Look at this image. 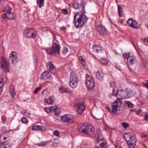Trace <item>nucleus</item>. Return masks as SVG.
I'll list each match as a JSON object with an SVG mask.
<instances>
[{"label":"nucleus","mask_w":148,"mask_h":148,"mask_svg":"<svg viewBox=\"0 0 148 148\" xmlns=\"http://www.w3.org/2000/svg\"><path fill=\"white\" fill-rule=\"evenodd\" d=\"M117 6L118 14L119 16L121 17L123 15V14L122 13L123 12V8L119 5H117Z\"/></svg>","instance_id":"25"},{"label":"nucleus","mask_w":148,"mask_h":148,"mask_svg":"<svg viewBox=\"0 0 148 148\" xmlns=\"http://www.w3.org/2000/svg\"><path fill=\"white\" fill-rule=\"evenodd\" d=\"M53 110L55 113V114L58 116L60 113L61 109L60 108L55 107L53 109Z\"/></svg>","instance_id":"30"},{"label":"nucleus","mask_w":148,"mask_h":148,"mask_svg":"<svg viewBox=\"0 0 148 148\" xmlns=\"http://www.w3.org/2000/svg\"><path fill=\"white\" fill-rule=\"evenodd\" d=\"M126 91L123 90H120L116 91L114 94L113 95L116 97L119 98L118 99H120L121 101V99H124L127 98Z\"/></svg>","instance_id":"11"},{"label":"nucleus","mask_w":148,"mask_h":148,"mask_svg":"<svg viewBox=\"0 0 148 148\" xmlns=\"http://www.w3.org/2000/svg\"><path fill=\"white\" fill-rule=\"evenodd\" d=\"M54 66L51 62H49L47 63V67L50 70H52L54 68Z\"/></svg>","instance_id":"26"},{"label":"nucleus","mask_w":148,"mask_h":148,"mask_svg":"<svg viewBox=\"0 0 148 148\" xmlns=\"http://www.w3.org/2000/svg\"><path fill=\"white\" fill-rule=\"evenodd\" d=\"M3 138V135H0V144L4 143V141Z\"/></svg>","instance_id":"47"},{"label":"nucleus","mask_w":148,"mask_h":148,"mask_svg":"<svg viewBox=\"0 0 148 148\" xmlns=\"http://www.w3.org/2000/svg\"><path fill=\"white\" fill-rule=\"evenodd\" d=\"M45 0H37V3L38 7L40 8L44 6Z\"/></svg>","instance_id":"24"},{"label":"nucleus","mask_w":148,"mask_h":148,"mask_svg":"<svg viewBox=\"0 0 148 148\" xmlns=\"http://www.w3.org/2000/svg\"><path fill=\"white\" fill-rule=\"evenodd\" d=\"M59 90L60 92L62 93L69 92V90L67 88H64L63 86L60 87Z\"/></svg>","instance_id":"29"},{"label":"nucleus","mask_w":148,"mask_h":148,"mask_svg":"<svg viewBox=\"0 0 148 148\" xmlns=\"http://www.w3.org/2000/svg\"><path fill=\"white\" fill-rule=\"evenodd\" d=\"M86 86L89 90L92 89L95 86L93 79L87 75L86 79Z\"/></svg>","instance_id":"9"},{"label":"nucleus","mask_w":148,"mask_h":148,"mask_svg":"<svg viewBox=\"0 0 148 148\" xmlns=\"http://www.w3.org/2000/svg\"><path fill=\"white\" fill-rule=\"evenodd\" d=\"M97 29L99 32L101 34H105L107 33V30L105 27L103 26H98Z\"/></svg>","instance_id":"19"},{"label":"nucleus","mask_w":148,"mask_h":148,"mask_svg":"<svg viewBox=\"0 0 148 148\" xmlns=\"http://www.w3.org/2000/svg\"><path fill=\"white\" fill-rule=\"evenodd\" d=\"M44 110L48 113H50L51 111L50 108H49L47 107L44 108Z\"/></svg>","instance_id":"49"},{"label":"nucleus","mask_w":148,"mask_h":148,"mask_svg":"<svg viewBox=\"0 0 148 148\" xmlns=\"http://www.w3.org/2000/svg\"><path fill=\"white\" fill-rule=\"evenodd\" d=\"M147 64V62L146 60H142V62L140 65V69H142Z\"/></svg>","instance_id":"28"},{"label":"nucleus","mask_w":148,"mask_h":148,"mask_svg":"<svg viewBox=\"0 0 148 148\" xmlns=\"http://www.w3.org/2000/svg\"><path fill=\"white\" fill-rule=\"evenodd\" d=\"M115 90L114 89V88H113V90H112V94L110 93V94H109L108 95V96L110 98L112 97V95L114 96V95L113 94H114L115 93Z\"/></svg>","instance_id":"50"},{"label":"nucleus","mask_w":148,"mask_h":148,"mask_svg":"<svg viewBox=\"0 0 148 148\" xmlns=\"http://www.w3.org/2000/svg\"><path fill=\"white\" fill-rule=\"evenodd\" d=\"M3 140L4 141V143H5V140L7 139V138L5 137H4L3 136Z\"/></svg>","instance_id":"57"},{"label":"nucleus","mask_w":148,"mask_h":148,"mask_svg":"<svg viewBox=\"0 0 148 148\" xmlns=\"http://www.w3.org/2000/svg\"><path fill=\"white\" fill-rule=\"evenodd\" d=\"M10 92L11 97L12 98L14 97V96L15 95V92L14 91V89L13 86H10Z\"/></svg>","instance_id":"27"},{"label":"nucleus","mask_w":148,"mask_h":148,"mask_svg":"<svg viewBox=\"0 0 148 148\" xmlns=\"http://www.w3.org/2000/svg\"><path fill=\"white\" fill-rule=\"evenodd\" d=\"M143 84L145 87H146L147 88V89H148V81H147V83H143Z\"/></svg>","instance_id":"54"},{"label":"nucleus","mask_w":148,"mask_h":148,"mask_svg":"<svg viewBox=\"0 0 148 148\" xmlns=\"http://www.w3.org/2000/svg\"><path fill=\"white\" fill-rule=\"evenodd\" d=\"M5 122V120L2 119V123L3 124Z\"/></svg>","instance_id":"60"},{"label":"nucleus","mask_w":148,"mask_h":148,"mask_svg":"<svg viewBox=\"0 0 148 148\" xmlns=\"http://www.w3.org/2000/svg\"><path fill=\"white\" fill-rule=\"evenodd\" d=\"M122 126L125 128L126 129L129 126V124L126 123H123L122 124Z\"/></svg>","instance_id":"44"},{"label":"nucleus","mask_w":148,"mask_h":148,"mask_svg":"<svg viewBox=\"0 0 148 148\" xmlns=\"http://www.w3.org/2000/svg\"><path fill=\"white\" fill-rule=\"evenodd\" d=\"M40 127L39 125H35L32 127V129L33 130H39L40 128L39 127Z\"/></svg>","instance_id":"38"},{"label":"nucleus","mask_w":148,"mask_h":148,"mask_svg":"<svg viewBox=\"0 0 148 148\" xmlns=\"http://www.w3.org/2000/svg\"><path fill=\"white\" fill-rule=\"evenodd\" d=\"M126 104L129 108H132L133 107V104L131 103L130 102L127 101Z\"/></svg>","instance_id":"42"},{"label":"nucleus","mask_w":148,"mask_h":148,"mask_svg":"<svg viewBox=\"0 0 148 148\" xmlns=\"http://www.w3.org/2000/svg\"><path fill=\"white\" fill-rule=\"evenodd\" d=\"M127 62L128 64L130 65L134 64L136 62L135 58L133 56H130L127 59Z\"/></svg>","instance_id":"20"},{"label":"nucleus","mask_w":148,"mask_h":148,"mask_svg":"<svg viewBox=\"0 0 148 148\" xmlns=\"http://www.w3.org/2000/svg\"><path fill=\"white\" fill-rule=\"evenodd\" d=\"M130 53H124L123 54V56L124 58L125 59H128V58H129V57H130Z\"/></svg>","instance_id":"37"},{"label":"nucleus","mask_w":148,"mask_h":148,"mask_svg":"<svg viewBox=\"0 0 148 148\" xmlns=\"http://www.w3.org/2000/svg\"><path fill=\"white\" fill-rule=\"evenodd\" d=\"M16 15L14 13L12 12H8V18L9 20H14L16 17Z\"/></svg>","instance_id":"22"},{"label":"nucleus","mask_w":148,"mask_h":148,"mask_svg":"<svg viewBox=\"0 0 148 148\" xmlns=\"http://www.w3.org/2000/svg\"><path fill=\"white\" fill-rule=\"evenodd\" d=\"M44 49L46 50L47 52L50 55H55L56 53L58 54H60V47L58 44L55 42L51 48H45Z\"/></svg>","instance_id":"6"},{"label":"nucleus","mask_w":148,"mask_h":148,"mask_svg":"<svg viewBox=\"0 0 148 148\" xmlns=\"http://www.w3.org/2000/svg\"><path fill=\"white\" fill-rule=\"evenodd\" d=\"M68 49L67 48L65 47L62 50V52L64 54H66L68 52Z\"/></svg>","instance_id":"48"},{"label":"nucleus","mask_w":148,"mask_h":148,"mask_svg":"<svg viewBox=\"0 0 148 148\" xmlns=\"http://www.w3.org/2000/svg\"><path fill=\"white\" fill-rule=\"evenodd\" d=\"M9 63L5 58H2L1 61V67L5 70L7 72L8 71Z\"/></svg>","instance_id":"13"},{"label":"nucleus","mask_w":148,"mask_h":148,"mask_svg":"<svg viewBox=\"0 0 148 148\" xmlns=\"http://www.w3.org/2000/svg\"><path fill=\"white\" fill-rule=\"evenodd\" d=\"M115 148H122V147L120 146L116 145L115 146Z\"/></svg>","instance_id":"59"},{"label":"nucleus","mask_w":148,"mask_h":148,"mask_svg":"<svg viewBox=\"0 0 148 148\" xmlns=\"http://www.w3.org/2000/svg\"><path fill=\"white\" fill-rule=\"evenodd\" d=\"M148 136V135H146V134H143L141 136V137L142 138H145L146 137H147Z\"/></svg>","instance_id":"56"},{"label":"nucleus","mask_w":148,"mask_h":148,"mask_svg":"<svg viewBox=\"0 0 148 148\" xmlns=\"http://www.w3.org/2000/svg\"><path fill=\"white\" fill-rule=\"evenodd\" d=\"M144 119L146 121H147L148 120V115L147 114H145L144 117Z\"/></svg>","instance_id":"53"},{"label":"nucleus","mask_w":148,"mask_h":148,"mask_svg":"<svg viewBox=\"0 0 148 148\" xmlns=\"http://www.w3.org/2000/svg\"><path fill=\"white\" fill-rule=\"evenodd\" d=\"M127 94V98L131 97L133 95V94L132 92L130 90H126Z\"/></svg>","instance_id":"32"},{"label":"nucleus","mask_w":148,"mask_h":148,"mask_svg":"<svg viewBox=\"0 0 148 148\" xmlns=\"http://www.w3.org/2000/svg\"><path fill=\"white\" fill-rule=\"evenodd\" d=\"M85 4L86 2L82 0L80 3V6L82 7L81 12L76 13L74 16V23L77 28L82 26L88 21V18L84 14L85 13L84 8Z\"/></svg>","instance_id":"1"},{"label":"nucleus","mask_w":148,"mask_h":148,"mask_svg":"<svg viewBox=\"0 0 148 148\" xmlns=\"http://www.w3.org/2000/svg\"><path fill=\"white\" fill-rule=\"evenodd\" d=\"M78 79L76 74L72 72L70 75L69 85L73 88H76L77 86Z\"/></svg>","instance_id":"5"},{"label":"nucleus","mask_w":148,"mask_h":148,"mask_svg":"<svg viewBox=\"0 0 148 148\" xmlns=\"http://www.w3.org/2000/svg\"><path fill=\"white\" fill-rule=\"evenodd\" d=\"M51 72L50 71H46L43 73L41 75L42 78L44 80L49 79L51 76Z\"/></svg>","instance_id":"18"},{"label":"nucleus","mask_w":148,"mask_h":148,"mask_svg":"<svg viewBox=\"0 0 148 148\" xmlns=\"http://www.w3.org/2000/svg\"><path fill=\"white\" fill-rule=\"evenodd\" d=\"M128 146L130 148H134L136 145V139L135 135L131 133H126L123 135Z\"/></svg>","instance_id":"2"},{"label":"nucleus","mask_w":148,"mask_h":148,"mask_svg":"<svg viewBox=\"0 0 148 148\" xmlns=\"http://www.w3.org/2000/svg\"><path fill=\"white\" fill-rule=\"evenodd\" d=\"M53 134L56 136H60V133L58 130H56L53 132Z\"/></svg>","instance_id":"43"},{"label":"nucleus","mask_w":148,"mask_h":148,"mask_svg":"<svg viewBox=\"0 0 148 148\" xmlns=\"http://www.w3.org/2000/svg\"><path fill=\"white\" fill-rule=\"evenodd\" d=\"M9 59L13 64L16 63L17 59L16 53L14 51L12 52L9 56Z\"/></svg>","instance_id":"14"},{"label":"nucleus","mask_w":148,"mask_h":148,"mask_svg":"<svg viewBox=\"0 0 148 148\" xmlns=\"http://www.w3.org/2000/svg\"><path fill=\"white\" fill-rule=\"evenodd\" d=\"M144 41L145 42H148V39L147 38H145L144 39Z\"/></svg>","instance_id":"58"},{"label":"nucleus","mask_w":148,"mask_h":148,"mask_svg":"<svg viewBox=\"0 0 148 148\" xmlns=\"http://www.w3.org/2000/svg\"><path fill=\"white\" fill-rule=\"evenodd\" d=\"M48 143L47 141H45L42 142L40 143H38V145L39 146H45Z\"/></svg>","instance_id":"41"},{"label":"nucleus","mask_w":148,"mask_h":148,"mask_svg":"<svg viewBox=\"0 0 148 148\" xmlns=\"http://www.w3.org/2000/svg\"><path fill=\"white\" fill-rule=\"evenodd\" d=\"M36 31L33 29L28 28L24 31V34L26 37L34 38L37 35Z\"/></svg>","instance_id":"8"},{"label":"nucleus","mask_w":148,"mask_h":148,"mask_svg":"<svg viewBox=\"0 0 148 148\" xmlns=\"http://www.w3.org/2000/svg\"><path fill=\"white\" fill-rule=\"evenodd\" d=\"M110 84L111 87H114V84L113 82H110Z\"/></svg>","instance_id":"55"},{"label":"nucleus","mask_w":148,"mask_h":148,"mask_svg":"<svg viewBox=\"0 0 148 148\" xmlns=\"http://www.w3.org/2000/svg\"><path fill=\"white\" fill-rule=\"evenodd\" d=\"M62 121L64 123H72L73 122L74 118L73 116L70 114H66L61 117Z\"/></svg>","instance_id":"10"},{"label":"nucleus","mask_w":148,"mask_h":148,"mask_svg":"<svg viewBox=\"0 0 148 148\" xmlns=\"http://www.w3.org/2000/svg\"><path fill=\"white\" fill-rule=\"evenodd\" d=\"M63 27H62H62H61L60 28L61 29V30H63Z\"/></svg>","instance_id":"62"},{"label":"nucleus","mask_w":148,"mask_h":148,"mask_svg":"<svg viewBox=\"0 0 148 148\" xmlns=\"http://www.w3.org/2000/svg\"><path fill=\"white\" fill-rule=\"evenodd\" d=\"M109 109H110V110H111V109H110V108H108V110H109Z\"/></svg>","instance_id":"64"},{"label":"nucleus","mask_w":148,"mask_h":148,"mask_svg":"<svg viewBox=\"0 0 148 148\" xmlns=\"http://www.w3.org/2000/svg\"><path fill=\"white\" fill-rule=\"evenodd\" d=\"M62 11L65 14H66L68 13V11L66 9H62Z\"/></svg>","instance_id":"51"},{"label":"nucleus","mask_w":148,"mask_h":148,"mask_svg":"<svg viewBox=\"0 0 148 148\" xmlns=\"http://www.w3.org/2000/svg\"><path fill=\"white\" fill-rule=\"evenodd\" d=\"M122 103V102L120 101V99H118L115 101L112 104L111 112L112 113H117L118 114H120V113L118 112V111L120 110Z\"/></svg>","instance_id":"7"},{"label":"nucleus","mask_w":148,"mask_h":148,"mask_svg":"<svg viewBox=\"0 0 148 148\" xmlns=\"http://www.w3.org/2000/svg\"><path fill=\"white\" fill-rule=\"evenodd\" d=\"M75 106L77 108V111L78 114H82L83 112L85 109L84 103H77L75 104Z\"/></svg>","instance_id":"12"},{"label":"nucleus","mask_w":148,"mask_h":148,"mask_svg":"<svg viewBox=\"0 0 148 148\" xmlns=\"http://www.w3.org/2000/svg\"><path fill=\"white\" fill-rule=\"evenodd\" d=\"M127 23L129 26L133 28H137V22L132 18H130L128 19Z\"/></svg>","instance_id":"15"},{"label":"nucleus","mask_w":148,"mask_h":148,"mask_svg":"<svg viewBox=\"0 0 148 148\" xmlns=\"http://www.w3.org/2000/svg\"><path fill=\"white\" fill-rule=\"evenodd\" d=\"M96 77L99 80L103 79L104 77L103 74L101 72L98 71L96 73Z\"/></svg>","instance_id":"23"},{"label":"nucleus","mask_w":148,"mask_h":148,"mask_svg":"<svg viewBox=\"0 0 148 148\" xmlns=\"http://www.w3.org/2000/svg\"><path fill=\"white\" fill-rule=\"evenodd\" d=\"M79 7L82 8L80 6V4L79 5V4L77 2L75 3L73 5V7L75 9H78L79 8Z\"/></svg>","instance_id":"35"},{"label":"nucleus","mask_w":148,"mask_h":148,"mask_svg":"<svg viewBox=\"0 0 148 148\" xmlns=\"http://www.w3.org/2000/svg\"><path fill=\"white\" fill-rule=\"evenodd\" d=\"M95 118H96V119H99L98 118H97V117H95Z\"/></svg>","instance_id":"63"},{"label":"nucleus","mask_w":148,"mask_h":148,"mask_svg":"<svg viewBox=\"0 0 148 148\" xmlns=\"http://www.w3.org/2000/svg\"><path fill=\"white\" fill-rule=\"evenodd\" d=\"M79 59L83 65L84 66L86 65L85 62L82 56H80L79 57Z\"/></svg>","instance_id":"36"},{"label":"nucleus","mask_w":148,"mask_h":148,"mask_svg":"<svg viewBox=\"0 0 148 148\" xmlns=\"http://www.w3.org/2000/svg\"><path fill=\"white\" fill-rule=\"evenodd\" d=\"M97 136L96 141H95V145L97 148H106L107 145L106 141L103 139L100 138L101 136V132H99L96 134Z\"/></svg>","instance_id":"4"},{"label":"nucleus","mask_w":148,"mask_h":148,"mask_svg":"<svg viewBox=\"0 0 148 148\" xmlns=\"http://www.w3.org/2000/svg\"><path fill=\"white\" fill-rule=\"evenodd\" d=\"M78 131L86 135H91L93 134L92 130V127L90 125L86 126L84 124L81 123L77 127Z\"/></svg>","instance_id":"3"},{"label":"nucleus","mask_w":148,"mask_h":148,"mask_svg":"<svg viewBox=\"0 0 148 148\" xmlns=\"http://www.w3.org/2000/svg\"><path fill=\"white\" fill-rule=\"evenodd\" d=\"M45 102L49 105H52L54 103V100L53 97H50L48 99L44 98Z\"/></svg>","instance_id":"21"},{"label":"nucleus","mask_w":148,"mask_h":148,"mask_svg":"<svg viewBox=\"0 0 148 148\" xmlns=\"http://www.w3.org/2000/svg\"><path fill=\"white\" fill-rule=\"evenodd\" d=\"M2 17L4 18H5L6 17L8 18V13L6 12L3 14L2 15Z\"/></svg>","instance_id":"52"},{"label":"nucleus","mask_w":148,"mask_h":148,"mask_svg":"<svg viewBox=\"0 0 148 148\" xmlns=\"http://www.w3.org/2000/svg\"><path fill=\"white\" fill-rule=\"evenodd\" d=\"M41 89V87H38L36 88L34 90V93L35 94H36L37 93V92Z\"/></svg>","instance_id":"45"},{"label":"nucleus","mask_w":148,"mask_h":148,"mask_svg":"<svg viewBox=\"0 0 148 148\" xmlns=\"http://www.w3.org/2000/svg\"><path fill=\"white\" fill-rule=\"evenodd\" d=\"M92 48L95 52L97 53H101L103 51V49L102 47L96 44L93 45Z\"/></svg>","instance_id":"17"},{"label":"nucleus","mask_w":148,"mask_h":148,"mask_svg":"<svg viewBox=\"0 0 148 148\" xmlns=\"http://www.w3.org/2000/svg\"><path fill=\"white\" fill-rule=\"evenodd\" d=\"M11 146L10 144H1L0 145V148H10Z\"/></svg>","instance_id":"33"},{"label":"nucleus","mask_w":148,"mask_h":148,"mask_svg":"<svg viewBox=\"0 0 148 148\" xmlns=\"http://www.w3.org/2000/svg\"><path fill=\"white\" fill-rule=\"evenodd\" d=\"M40 129L39 130H40L41 131H44L46 129L45 127L43 126H40V127H39Z\"/></svg>","instance_id":"46"},{"label":"nucleus","mask_w":148,"mask_h":148,"mask_svg":"<svg viewBox=\"0 0 148 148\" xmlns=\"http://www.w3.org/2000/svg\"><path fill=\"white\" fill-rule=\"evenodd\" d=\"M99 62L102 64L106 65L108 63V60L104 58H101L99 60Z\"/></svg>","instance_id":"31"},{"label":"nucleus","mask_w":148,"mask_h":148,"mask_svg":"<svg viewBox=\"0 0 148 148\" xmlns=\"http://www.w3.org/2000/svg\"><path fill=\"white\" fill-rule=\"evenodd\" d=\"M5 10L7 11L6 12L8 13V12H11V8L9 6H7L5 8Z\"/></svg>","instance_id":"39"},{"label":"nucleus","mask_w":148,"mask_h":148,"mask_svg":"<svg viewBox=\"0 0 148 148\" xmlns=\"http://www.w3.org/2000/svg\"><path fill=\"white\" fill-rule=\"evenodd\" d=\"M21 120L23 123L26 124L28 122V121L27 119L25 117H23L21 119Z\"/></svg>","instance_id":"40"},{"label":"nucleus","mask_w":148,"mask_h":148,"mask_svg":"<svg viewBox=\"0 0 148 148\" xmlns=\"http://www.w3.org/2000/svg\"><path fill=\"white\" fill-rule=\"evenodd\" d=\"M42 94L43 96L45 97V98H46L49 95V92L47 90L45 89L43 90L42 92Z\"/></svg>","instance_id":"34"},{"label":"nucleus","mask_w":148,"mask_h":148,"mask_svg":"<svg viewBox=\"0 0 148 148\" xmlns=\"http://www.w3.org/2000/svg\"><path fill=\"white\" fill-rule=\"evenodd\" d=\"M7 81V78L5 75H2V78L0 79V95L2 92L4 84Z\"/></svg>","instance_id":"16"},{"label":"nucleus","mask_w":148,"mask_h":148,"mask_svg":"<svg viewBox=\"0 0 148 148\" xmlns=\"http://www.w3.org/2000/svg\"><path fill=\"white\" fill-rule=\"evenodd\" d=\"M141 111V110H138V112L139 113L140 112V111Z\"/></svg>","instance_id":"61"}]
</instances>
